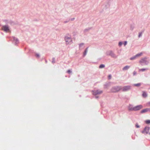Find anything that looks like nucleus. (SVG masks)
<instances>
[{
    "label": "nucleus",
    "instance_id": "nucleus-9",
    "mask_svg": "<svg viewBox=\"0 0 150 150\" xmlns=\"http://www.w3.org/2000/svg\"><path fill=\"white\" fill-rule=\"evenodd\" d=\"M148 111H150V108H147L143 109L141 111V113H144Z\"/></svg>",
    "mask_w": 150,
    "mask_h": 150
},
{
    "label": "nucleus",
    "instance_id": "nucleus-7",
    "mask_svg": "<svg viewBox=\"0 0 150 150\" xmlns=\"http://www.w3.org/2000/svg\"><path fill=\"white\" fill-rule=\"evenodd\" d=\"M65 40L67 44H68L71 41V38L67 37L65 38Z\"/></svg>",
    "mask_w": 150,
    "mask_h": 150
},
{
    "label": "nucleus",
    "instance_id": "nucleus-5",
    "mask_svg": "<svg viewBox=\"0 0 150 150\" xmlns=\"http://www.w3.org/2000/svg\"><path fill=\"white\" fill-rule=\"evenodd\" d=\"M142 108L143 106L142 105H139L134 107V111L139 110Z\"/></svg>",
    "mask_w": 150,
    "mask_h": 150
},
{
    "label": "nucleus",
    "instance_id": "nucleus-15",
    "mask_svg": "<svg viewBox=\"0 0 150 150\" xmlns=\"http://www.w3.org/2000/svg\"><path fill=\"white\" fill-rule=\"evenodd\" d=\"M140 85H141V83H137V84H134L133 85L134 86H137V87L139 86H140Z\"/></svg>",
    "mask_w": 150,
    "mask_h": 150
},
{
    "label": "nucleus",
    "instance_id": "nucleus-8",
    "mask_svg": "<svg viewBox=\"0 0 150 150\" xmlns=\"http://www.w3.org/2000/svg\"><path fill=\"white\" fill-rule=\"evenodd\" d=\"M102 91H100V90H97L96 91H95L93 92V94L96 95L98 94H101L102 93Z\"/></svg>",
    "mask_w": 150,
    "mask_h": 150
},
{
    "label": "nucleus",
    "instance_id": "nucleus-16",
    "mask_svg": "<svg viewBox=\"0 0 150 150\" xmlns=\"http://www.w3.org/2000/svg\"><path fill=\"white\" fill-rule=\"evenodd\" d=\"M147 69H139V71H144L147 70Z\"/></svg>",
    "mask_w": 150,
    "mask_h": 150
},
{
    "label": "nucleus",
    "instance_id": "nucleus-17",
    "mask_svg": "<svg viewBox=\"0 0 150 150\" xmlns=\"http://www.w3.org/2000/svg\"><path fill=\"white\" fill-rule=\"evenodd\" d=\"M105 67V66L104 65V64H101L100 65V66H99V68H103Z\"/></svg>",
    "mask_w": 150,
    "mask_h": 150
},
{
    "label": "nucleus",
    "instance_id": "nucleus-25",
    "mask_svg": "<svg viewBox=\"0 0 150 150\" xmlns=\"http://www.w3.org/2000/svg\"><path fill=\"white\" fill-rule=\"evenodd\" d=\"M133 74L134 75H136V71H134L133 73Z\"/></svg>",
    "mask_w": 150,
    "mask_h": 150
},
{
    "label": "nucleus",
    "instance_id": "nucleus-18",
    "mask_svg": "<svg viewBox=\"0 0 150 150\" xmlns=\"http://www.w3.org/2000/svg\"><path fill=\"white\" fill-rule=\"evenodd\" d=\"M145 122L147 124H149L150 123V120H148L146 121Z\"/></svg>",
    "mask_w": 150,
    "mask_h": 150
},
{
    "label": "nucleus",
    "instance_id": "nucleus-23",
    "mask_svg": "<svg viewBox=\"0 0 150 150\" xmlns=\"http://www.w3.org/2000/svg\"><path fill=\"white\" fill-rule=\"evenodd\" d=\"M111 75H109L108 76V79H110L111 78Z\"/></svg>",
    "mask_w": 150,
    "mask_h": 150
},
{
    "label": "nucleus",
    "instance_id": "nucleus-27",
    "mask_svg": "<svg viewBox=\"0 0 150 150\" xmlns=\"http://www.w3.org/2000/svg\"><path fill=\"white\" fill-rule=\"evenodd\" d=\"M36 56L37 57H39V55L38 54H36Z\"/></svg>",
    "mask_w": 150,
    "mask_h": 150
},
{
    "label": "nucleus",
    "instance_id": "nucleus-4",
    "mask_svg": "<svg viewBox=\"0 0 150 150\" xmlns=\"http://www.w3.org/2000/svg\"><path fill=\"white\" fill-rule=\"evenodd\" d=\"M146 58H144L142 59L139 61V63L142 65H143V64H147L148 63V62L146 61Z\"/></svg>",
    "mask_w": 150,
    "mask_h": 150
},
{
    "label": "nucleus",
    "instance_id": "nucleus-22",
    "mask_svg": "<svg viewBox=\"0 0 150 150\" xmlns=\"http://www.w3.org/2000/svg\"><path fill=\"white\" fill-rule=\"evenodd\" d=\"M142 33H139V37H140L142 36Z\"/></svg>",
    "mask_w": 150,
    "mask_h": 150
},
{
    "label": "nucleus",
    "instance_id": "nucleus-14",
    "mask_svg": "<svg viewBox=\"0 0 150 150\" xmlns=\"http://www.w3.org/2000/svg\"><path fill=\"white\" fill-rule=\"evenodd\" d=\"M87 50H88V48H87L86 49V50H85V51H84V52L83 53V56H85L86 55V53L87 52Z\"/></svg>",
    "mask_w": 150,
    "mask_h": 150
},
{
    "label": "nucleus",
    "instance_id": "nucleus-24",
    "mask_svg": "<svg viewBox=\"0 0 150 150\" xmlns=\"http://www.w3.org/2000/svg\"><path fill=\"white\" fill-rule=\"evenodd\" d=\"M122 45V42H120L119 43V46H121Z\"/></svg>",
    "mask_w": 150,
    "mask_h": 150
},
{
    "label": "nucleus",
    "instance_id": "nucleus-29",
    "mask_svg": "<svg viewBox=\"0 0 150 150\" xmlns=\"http://www.w3.org/2000/svg\"><path fill=\"white\" fill-rule=\"evenodd\" d=\"M149 106H150V102L149 103Z\"/></svg>",
    "mask_w": 150,
    "mask_h": 150
},
{
    "label": "nucleus",
    "instance_id": "nucleus-12",
    "mask_svg": "<svg viewBox=\"0 0 150 150\" xmlns=\"http://www.w3.org/2000/svg\"><path fill=\"white\" fill-rule=\"evenodd\" d=\"M130 67V66H126L124 67L122 69L123 70H125L128 69Z\"/></svg>",
    "mask_w": 150,
    "mask_h": 150
},
{
    "label": "nucleus",
    "instance_id": "nucleus-11",
    "mask_svg": "<svg viewBox=\"0 0 150 150\" xmlns=\"http://www.w3.org/2000/svg\"><path fill=\"white\" fill-rule=\"evenodd\" d=\"M134 107L131 105H129L128 107V110L130 111H134Z\"/></svg>",
    "mask_w": 150,
    "mask_h": 150
},
{
    "label": "nucleus",
    "instance_id": "nucleus-3",
    "mask_svg": "<svg viewBox=\"0 0 150 150\" xmlns=\"http://www.w3.org/2000/svg\"><path fill=\"white\" fill-rule=\"evenodd\" d=\"M150 128L149 127H145L144 129L142 132V133L144 134H147Z\"/></svg>",
    "mask_w": 150,
    "mask_h": 150
},
{
    "label": "nucleus",
    "instance_id": "nucleus-10",
    "mask_svg": "<svg viewBox=\"0 0 150 150\" xmlns=\"http://www.w3.org/2000/svg\"><path fill=\"white\" fill-rule=\"evenodd\" d=\"M13 42H15L16 44H17L19 43V41L18 39L15 37L13 38Z\"/></svg>",
    "mask_w": 150,
    "mask_h": 150
},
{
    "label": "nucleus",
    "instance_id": "nucleus-26",
    "mask_svg": "<svg viewBox=\"0 0 150 150\" xmlns=\"http://www.w3.org/2000/svg\"><path fill=\"white\" fill-rule=\"evenodd\" d=\"M127 41H125V42L124 43V45L125 46L127 44Z\"/></svg>",
    "mask_w": 150,
    "mask_h": 150
},
{
    "label": "nucleus",
    "instance_id": "nucleus-21",
    "mask_svg": "<svg viewBox=\"0 0 150 150\" xmlns=\"http://www.w3.org/2000/svg\"><path fill=\"white\" fill-rule=\"evenodd\" d=\"M67 72L69 74L71 72V71L70 70H68L67 71Z\"/></svg>",
    "mask_w": 150,
    "mask_h": 150
},
{
    "label": "nucleus",
    "instance_id": "nucleus-2",
    "mask_svg": "<svg viewBox=\"0 0 150 150\" xmlns=\"http://www.w3.org/2000/svg\"><path fill=\"white\" fill-rule=\"evenodd\" d=\"M131 88L130 86H125L122 88V91L126 92L129 90Z\"/></svg>",
    "mask_w": 150,
    "mask_h": 150
},
{
    "label": "nucleus",
    "instance_id": "nucleus-1",
    "mask_svg": "<svg viewBox=\"0 0 150 150\" xmlns=\"http://www.w3.org/2000/svg\"><path fill=\"white\" fill-rule=\"evenodd\" d=\"M122 90V87L121 86H117L113 87L111 90V91L113 92H118Z\"/></svg>",
    "mask_w": 150,
    "mask_h": 150
},
{
    "label": "nucleus",
    "instance_id": "nucleus-13",
    "mask_svg": "<svg viewBox=\"0 0 150 150\" xmlns=\"http://www.w3.org/2000/svg\"><path fill=\"white\" fill-rule=\"evenodd\" d=\"M142 96L144 97H146V96H147V95L146 93L144 91L143 92V94H142Z\"/></svg>",
    "mask_w": 150,
    "mask_h": 150
},
{
    "label": "nucleus",
    "instance_id": "nucleus-28",
    "mask_svg": "<svg viewBox=\"0 0 150 150\" xmlns=\"http://www.w3.org/2000/svg\"><path fill=\"white\" fill-rule=\"evenodd\" d=\"M113 54V55H112V57H114V54Z\"/></svg>",
    "mask_w": 150,
    "mask_h": 150
},
{
    "label": "nucleus",
    "instance_id": "nucleus-19",
    "mask_svg": "<svg viewBox=\"0 0 150 150\" xmlns=\"http://www.w3.org/2000/svg\"><path fill=\"white\" fill-rule=\"evenodd\" d=\"M136 127L137 128H138L139 127V126L137 124L136 125Z\"/></svg>",
    "mask_w": 150,
    "mask_h": 150
},
{
    "label": "nucleus",
    "instance_id": "nucleus-6",
    "mask_svg": "<svg viewBox=\"0 0 150 150\" xmlns=\"http://www.w3.org/2000/svg\"><path fill=\"white\" fill-rule=\"evenodd\" d=\"M142 54V53H140L139 54H136L134 56L131 57L130 58V59L131 60H133L134 59H136V58L137 57L141 56Z\"/></svg>",
    "mask_w": 150,
    "mask_h": 150
},
{
    "label": "nucleus",
    "instance_id": "nucleus-20",
    "mask_svg": "<svg viewBox=\"0 0 150 150\" xmlns=\"http://www.w3.org/2000/svg\"><path fill=\"white\" fill-rule=\"evenodd\" d=\"M84 45V44L83 43H81V44H79V47H81V46H83Z\"/></svg>",
    "mask_w": 150,
    "mask_h": 150
}]
</instances>
